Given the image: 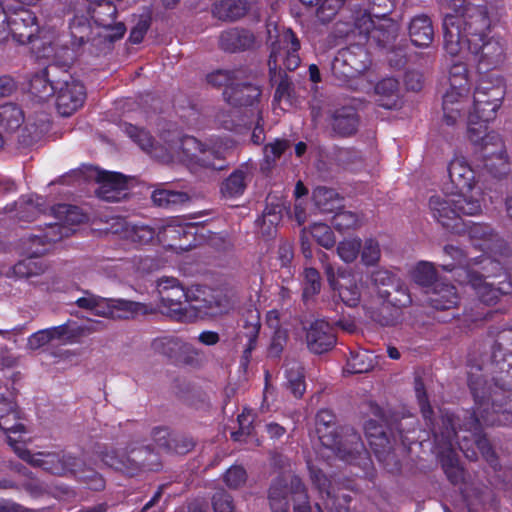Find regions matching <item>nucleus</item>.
<instances>
[{
	"instance_id": "nucleus-62",
	"label": "nucleus",
	"mask_w": 512,
	"mask_h": 512,
	"mask_svg": "<svg viewBox=\"0 0 512 512\" xmlns=\"http://www.w3.org/2000/svg\"><path fill=\"white\" fill-rule=\"evenodd\" d=\"M288 144L286 141L276 140L264 148V156L268 163L274 162L286 150Z\"/></svg>"
},
{
	"instance_id": "nucleus-13",
	"label": "nucleus",
	"mask_w": 512,
	"mask_h": 512,
	"mask_svg": "<svg viewBox=\"0 0 512 512\" xmlns=\"http://www.w3.org/2000/svg\"><path fill=\"white\" fill-rule=\"evenodd\" d=\"M475 41L464 45L476 64L479 72H486L501 67L506 61V43L501 36L492 35L474 38Z\"/></svg>"
},
{
	"instance_id": "nucleus-33",
	"label": "nucleus",
	"mask_w": 512,
	"mask_h": 512,
	"mask_svg": "<svg viewBox=\"0 0 512 512\" xmlns=\"http://www.w3.org/2000/svg\"><path fill=\"white\" fill-rule=\"evenodd\" d=\"M254 35L246 30L231 29L225 31L220 36V46L223 50L235 52L245 50L253 46Z\"/></svg>"
},
{
	"instance_id": "nucleus-23",
	"label": "nucleus",
	"mask_w": 512,
	"mask_h": 512,
	"mask_svg": "<svg viewBox=\"0 0 512 512\" xmlns=\"http://www.w3.org/2000/svg\"><path fill=\"white\" fill-rule=\"evenodd\" d=\"M373 292L377 294V304L389 303L395 307H404L411 302L410 295L405 289L400 288L396 291L399 297L391 298L388 290L381 287L388 286L392 282V274L385 269L374 270L370 275Z\"/></svg>"
},
{
	"instance_id": "nucleus-32",
	"label": "nucleus",
	"mask_w": 512,
	"mask_h": 512,
	"mask_svg": "<svg viewBox=\"0 0 512 512\" xmlns=\"http://www.w3.org/2000/svg\"><path fill=\"white\" fill-rule=\"evenodd\" d=\"M252 177V169L248 165H242L223 182L221 191L227 197H237L244 193L248 182Z\"/></svg>"
},
{
	"instance_id": "nucleus-31",
	"label": "nucleus",
	"mask_w": 512,
	"mask_h": 512,
	"mask_svg": "<svg viewBox=\"0 0 512 512\" xmlns=\"http://www.w3.org/2000/svg\"><path fill=\"white\" fill-rule=\"evenodd\" d=\"M260 327L261 325L258 313H250L249 318L243 326V331L239 334L241 341L243 339L246 340L243 355L241 357V365L244 367L248 366L252 351L256 348Z\"/></svg>"
},
{
	"instance_id": "nucleus-63",
	"label": "nucleus",
	"mask_w": 512,
	"mask_h": 512,
	"mask_svg": "<svg viewBox=\"0 0 512 512\" xmlns=\"http://www.w3.org/2000/svg\"><path fill=\"white\" fill-rule=\"evenodd\" d=\"M150 26V19L148 17H142L139 19V21L136 23V25L132 28L130 33V41L134 44L140 43L147 30Z\"/></svg>"
},
{
	"instance_id": "nucleus-54",
	"label": "nucleus",
	"mask_w": 512,
	"mask_h": 512,
	"mask_svg": "<svg viewBox=\"0 0 512 512\" xmlns=\"http://www.w3.org/2000/svg\"><path fill=\"white\" fill-rule=\"evenodd\" d=\"M411 276L417 284L429 286L436 278V271L431 262L421 261L413 268Z\"/></svg>"
},
{
	"instance_id": "nucleus-39",
	"label": "nucleus",
	"mask_w": 512,
	"mask_h": 512,
	"mask_svg": "<svg viewBox=\"0 0 512 512\" xmlns=\"http://www.w3.org/2000/svg\"><path fill=\"white\" fill-rule=\"evenodd\" d=\"M249 9L245 0H217L213 13L222 20H236L243 17Z\"/></svg>"
},
{
	"instance_id": "nucleus-4",
	"label": "nucleus",
	"mask_w": 512,
	"mask_h": 512,
	"mask_svg": "<svg viewBox=\"0 0 512 512\" xmlns=\"http://www.w3.org/2000/svg\"><path fill=\"white\" fill-rule=\"evenodd\" d=\"M501 0L486 2L483 5H466L462 12L448 14L443 21L444 49L452 57L462 56L464 45L474 38L489 36L493 27L504 16Z\"/></svg>"
},
{
	"instance_id": "nucleus-35",
	"label": "nucleus",
	"mask_w": 512,
	"mask_h": 512,
	"mask_svg": "<svg viewBox=\"0 0 512 512\" xmlns=\"http://www.w3.org/2000/svg\"><path fill=\"white\" fill-rule=\"evenodd\" d=\"M458 300L459 296L454 286L443 281L434 283L430 296V302L434 308L440 310L450 309L457 305Z\"/></svg>"
},
{
	"instance_id": "nucleus-10",
	"label": "nucleus",
	"mask_w": 512,
	"mask_h": 512,
	"mask_svg": "<svg viewBox=\"0 0 512 512\" xmlns=\"http://www.w3.org/2000/svg\"><path fill=\"white\" fill-rule=\"evenodd\" d=\"M327 257L326 253H322L320 260L330 289L345 305L356 307L362 300V280L351 269L335 268L331 263H324Z\"/></svg>"
},
{
	"instance_id": "nucleus-21",
	"label": "nucleus",
	"mask_w": 512,
	"mask_h": 512,
	"mask_svg": "<svg viewBox=\"0 0 512 512\" xmlns=\"http://www.w3.org/2000/svg\"><path fill=\"white\" fill-rule=\"evenodd\" d=\"M360 57H366V54L359 46L339 50L331 63L332 73L338 79L345 80L364 71L366 64Z\"/></svg>"
},
{
	"instance_id": "nucleus-29",
	"label": "nucleus",
	"mask_w": 512,
	"mask_h": 512,
	"mask_svg": "<svg viewBox=\"0 0 512 512\" xmlns=\"http://www.w3.org/2000/svg\"><path fill=\"white\" fill-rule=\"evenodd\" d=\"M307 232L325 249L333 248L336 243L334 233L327 224L319 222L312 224L309 229L303 228L301 231V245L306 257H311L310 243L306 235Z\"/></svg>"
},
{
	"instance_id": "nucleus-11",
	"label": "nucleus",
	"mask_w": 512,
	"mask_h": 512,
	"mask_svg": "<svg viewBox=\"0 0 512 512\" xmlns=\"http://www.w3.org/2000/svg\"><path fill=\"white\" fill-rule=\"evenodd\" d=\"M76 305L105 318L128 319L146 313V307L141 303L124 299L104 298L89 291H85L84 295L76 300Z\"/></svg>"
},
{
	"instance_id": "nucleus-6",
	"label": "nucleus",
	"mask_w": 512,
	"mask_h": 512,
	"mask_svg": "<svg viewBox=\"0 0 512 512\" xmlns=\"http://www.w3.org/2000/svg\"><path fill=\"white\" fill-rule=\"evenodd\" d=\"M55 212L57 215L64 216L60 218L61 222L49 224L45 232L39 230V233H32L24 239V251L28 257L13 266V274L15 276L30 277L43 272L44 267L42 263L33 260V258L43 255L50 249L52 243L68 237L72 233L73 230L66 224L79 223L83 219V215L79 213L77 207L59 205Z\"/></svg>"
},
{
	"instance_id": "nucleus-61",
	"label": "nucleus",
	"mask_w": 512,
	"mask_h": 512,
	"mask_svg": "<svg viewBox=\"0 0 512 512\" xmlns=\"http://www.w3.org/2000/svg\"><path fill=\"white\" fill-rule=\"evenodd\" d=\"M246 481V472L240 466H233L226 472L225 482L231 488H237Z\"/></svg>"
},
{
	"instance_id": "nucleus-43",
	"label": "nucleus",
	"mask_w": 512,
	"mask_h": 512,
	"mask_svg": "<svg viewBox=\"0 0 512 512\" xmlns=\"http://www.w3.org/2000/svg\"><path fill=\"white\" fill-rule=\"evenodd\" d=\"M357 27L361 34H364L367 39L379 43L381 46H386L390 40V34L383 31L380 27H375L372 19L368 15H363L357 22Z\"/></svg>"
},
{
	"instance_id": "nucleus-26",
	"label": "nucleus",
	"mask_w": 512,
	"mask_h": 512,
	"mask_svg": "<svg viewBox=\"0 0 512 512\" xmlns=\"http://www.w3.org/2000/svg\"><path fill=\"white\" fill-rule=\"evenodd\" d=\"M111 229L114 234L135 245L148 244L156 236V231L153 228L147 225L132 224L120 218L115 220Z\"/></svg>"
},
{
	"instance_id": "nucleus-7",
	"label": "nucleus",
	"mask_w": 512,
	"mask_h": 512,
	"mask_svg": "<svg viewBox=\"0 0 512 512\" xmlns=\"http://www.w3.org/2000/svg\"><path fill=\"white\" fill-rule=\"evenodd\" d=\"M316 433L323 447L332 450L338 457L353 462L366 455L365 446L358 433L350 427L338 430L335 417L329 410H321L316 415Z\"/></svg>"
},
{
	"instance_id": "nucleus-56",
	"label": "nucleus",
	"mask_w": 512,
	"mask_h": 512,
	"mask_svg": "<svg viewBox=\"0 0 512 512\" xmlns=\"http://www.w3.org/2000/svg\"><path fill=\"white\" fill-rule=\"evenodd\" d=\"M53 91L54 87L50 84L44 72L36 74L31 78L30 92L39 100H45Z\"/></svg>"
},
{
	"instance_id": "nucleus-49",
	"label": "nucleus",
	"mask_w": 512,
	"mask_h": 512,
	"mask_svg": "<svg viewBox=\"0 0 512 512\" xmlns=\"http://www.w3.org/2000/svg\"><path fill=\"white\" fill-rule=\"evenodd\" d=\"M245 71L237 70H217L207 75V81L213 86L232 87L239 79H244Z\"/></svg>"
},
{
	"instance_id": "nucleus-27",
	"label": "nucleus",
	"mask_w": 512,
	"mask_h": 512,
	"mask_svg": "<svg viewBox=\"0 0 512 512\" xmlns=\"http://www.w3.org/2000/svg\"><path fill=\"white\" fill-rule=\"evenodd\" d=\"M457 275L465 276L469 284L476 292L480 300L486 304L495 303L504 293V287L495 288L492 283L483 279L482 275L466 268H458Z\"/></svg>"
},
{
	"instance_id": "nucleus-34",
	"label": "nucleus",
	"mask_w": 512,
	"mask_h": 512,
	"mask_svg": "<svg viewBox=\"0 0 512 512\" xmlns=\"http://www.w3.org/2000/svg\"><path fill=\"white\" fill-rule=\"evenodd\" d=\"M194 227L191 224H183L178 219H171L166 224L158 227V232L156 236L160 242H170L174 241L182 236H186L188 234H192V230ZM169 246L174 248H179L182 250L188 249V247L183 245H177L175 243H169Z\"/></svg>"
},
{
	"instance_id": "nucleus-17",
	"label": "nucleus",
	"mask_w": 512,
	"mask_h": 512,
	"mask_svg": "<svg viewBox=\"0 0 512 512\" xmlns=\"http://www.w3.org/2000/svg\"><path fill=\"white\" fill-rule=\"evenodd\" d=\"M161 307L171 317L181 320L184 315L187 294L179 281L174 277H162L157 281Z\"/></svg>"
},
{
	"instance_id": "nucleus-50",
	"label": "nucleus",
	"mask_w": 512,
	"mask_h": 512,
	"mask_svg": "<svg viewBox=\"0 0 512 512\" xmlns=\"http://www.w3.org/2000/svg\"><path fill=\"white\" fill-rule=\"evenodd\" d=\"M313 200L315 205L322 212H331L339 203L337 193L333 189L326 187H317L313 191Z\"/></svg>"
},
{
	"instance_id": "nucleus-53",
	"label": "nucleus",
	"mask_w": 512,
	"mask_h": 512,
	"mask_svg": "<svg viewBox=\"0 0 512 512\" xmlns=\"http://www.w3.org/2000/svg\"><path fill=\"white\" fill-rule=\"evenodd\" d=\"M332 225L337 231L343 233L360 227L361 219L353 212L340 211L333 216Z\"/></svg>"
},
{
	"instance_id": "nucleus-2",
	"label": "nucleus",
	"mask_w": 512,
	"mask_h": 512,
	"mask_svg": "<svg viewBox=\"0 0 512 512\" xmlns=\"http://www.w3.org/2000/svg\"><path fill=\"white\" fill-rule=\"evenodd\" d=\"M9 37L20 45H29L38 58L61 64L71 59L68 47L60 43V35L54 28L40 27L31 10H6L0 2V42Z\"/></svg>"
},
{
	"instance_id": "nucleus-9",
	"label": "nucleus",
	"mask_w": 512,
	"mask_h": 512,
	"mask_svg": "<svg viewBox=\"0 0 512 512\" xmlns=\"http://www.w3.org/2000/svg\"><path fill=\"white\" fill-rule=\"evenodd\" d=\"M100 456L106 466L129 475L140 468L154 469L157 462V455L149 447L109 448Z\"/></svg>"
},
{
	"instance_id": "nucleus-64",
	"label": "nucleus",
	"mask_w": 512,
	"mask_h": 512,
	"mask_svg": "<svg viewBox=\"0 0 512 512\" xmlns=\"http://www.w3.org/2000/svg\"><path fill=\"white\" fill-rule=\"evenodd\" d=\"M475 444L486 461H488L493 466L496 465L495 453L487 438L483 436H477L475 439Z\"/></svg>"
},
{
	"instance_id": "nucleus-14",
	"label": "nucleus",
	"mask_w": 512,
	"mask_h": 512,
	"mask_svg": "<svg viewBox=\"0 0 512 512\" xmlns=\"http://www.w3.org/2000/svg\"><path fill=\"white\" fill-rule=\"evenodd\" d=\"M443 424L445 432L435 434V441L441 449L439 453L445 474L453 484H457L463 480L464 471L453 449L454 438H458L453 417L447 416L443 419Z\"/></svg>"
},
{
	"instance_id": "nucleus-52",
	"label": "nucleus",
	"mask_w": 512,
	"mask_h": 512,
	"mask_svg": "<svg viewBox=\"0 0 512 512\" xmlns=\"http://www.w3.org/2000/svg\"><path fill=\"white\" fill-rule=\"evenodd\" d=\"M361 261L365 266H374L378 264L381 258V248L379 242L374 238H367L362 242L360 250Z\"/></svg>"
},
{
	"instance_id": "nucleus-30",
	"label": "nucleus",
	"mask_w": 512,
	"mask_h": 512,
	"mask_svg": "<svg viewBox=\"0 0 512 512\" xmlns=\"http://www.w3.org/2000/svg\"><path fill=\"white\" fill-rule=\"evenodd\" d=\"M409 37L417 47H428L434 38L432 22L426 15H417L410 21Z\"/></svg>"
},
{
	"instance_id": "nucleus-48",
	"label": "nucleus",
	"mask_w": 512,
	"mask_h": 512,
	"mask_svg": "<svg viewBox=\"0 0 512 512\" xmlns=\"http://www.w3.org/2000/svg\"><path fill=\"white\" fill-rule=\"evenodd\" d=\"M286 378L288 387L296 397H301L305 392V382L302 366L297 362L287 364Z\"/></svg>"
},
{
	"instance_id": "nucleus-18",
	"label": "nucleus",
	"mask_w": 512,
	"mask_h": 512,
	"mask_svg": "<svg viewBox=\"0 0 512 512\" xmlns=\"http://www.w3.org/2000/svg\"><path fill=\"white\" fill-rule=\"evenodd\" d=\"M88 176L94 178L99 184L96 190L99 198L109 202H118L126 197L128 180L123 174L91 168Z\"/></svg>"
},
{
	"instance_id": "nucleus-16",
	"label": "nucleus",
	"mask_w": 512,
	"mask_h": 512,
	"mask_svg": "<svg viewBox=\"0 0 512 512\" xmlns=\"http://www.w3.org/2000/svg\"><path fill=\"white\" fill-rule=\"evenodd\" d=\"M91 18L96 25V35L109 43L121 38L126 28L122 22H116V7L110 1L98 3L92 7H87Z\"/></svg>"
},
{
	"instance_id": "nucleus-20",
	"label": "nucleus",
	"mask_w": 512,
	"mask_h": 512,
	"mask_svg": "<svg viewBox=\"0 0 512 512\" xmlns=\"http://www.w3.org/2000/svg\"><path fill=\"white\" fill-rule=\"evenodd\" d=\"M86 91L84 85L70 78L59 82L56 88V108L60 115L70 116L77 111L84 103Z\"/></svg>"
},
{
	"instance_id": "nucleus-46",
	"label": "nucleus",
	"mask_w": 512,
	"mask_h": 512,
	"mask_svg": "<svg viewBox=\"0 0 512 512\" xmlns=\"http://www.w3.org/2000/svg\"><path fill=\"white\" fill-rule=\"evenodd\" d=\"M374 367L372 355L366 351L351 353L347 361L345 371L351 374H360L370 371Z\"/></svg>"
},
{
	"instance_id": "nucleus-22",
	"label": "nucleus",
	"mask_w": 512,
	"mask_h": 512,
	"mask_svg": "<svg viewBox=\"0 0 512 512\" xmlns=\"http://www.w3.org/2000/svg\"><path fill=\"white\" fill-rule=\"evenodd\" d=\"M448 174L451 182L459 190L458 192L471 195L475 191H480L481 199L483 200V191L481 188L477 187V174L464 157L455 156L449 162Z\"/></svg>"
},
{
	"instance_id": "nucleus-42",
	"label": "nucleus",
	"mask_w": 512,
	"mask_h": 512,
	"mask_svg": "<svg viewBox=\"0 0 512 512\" xmlns=\"http://www.w3.org/2000/svg\"><path fill=\"white\" fill-rule=\"evenodd\" d=\"M311 479L314 485L319 490L322 498L326 497L325 506L328 509L337 508L336 506V496L334 492L331 490V482L326 477L325 474L320 469H315L314 467H310Z\"/></svg>"
},
{
	"instance_id": "nucleus-28",
	"label": "nucleus",
	"mask_w": 512,
	"mask_h": 512,
	"mask_svg": "<svg viewBox=\"0 0 512 512\" xmlns=\"http://www.w3.org/2000/svg\"><path fill=\"white\" fill-rule=\"evenodd\" d=\"M242 80L239 79L232 87H228L224 91L225 99L233 106L253 105L261 95L257 85Z\"/></svg>"
},
{
	"instance_id": "nucleus-25",
	"label": "nucleus",
	"mask_w": 512,
	"mask_h": 512,
	"mask_svg": "<svg viewBox=\"0 0 512 512\" xmlns=\"http://www.w3.org/2000/svg\"><path fill=\"white\" fill-rule=\"evenodd\" d=\"M306 341L310 351L316 354L324 353L335 343L333 329L326 321L316 320L307 331Z\"/></svg>"
},
{
	"instance_id": "nucleus-51",
	"label": "nucleus",
	"mask_w": 512,
	"mask_h": 512,
	"mask_svg": "<svg viewBox=\"0 0 512 512\" xmlns=\"http://www.w3.org/2000/svg\"><path fill=\"white\" fill-rule=\"evenodd\" d=\"M184 346L185 344L180 339L171 336L156 338L151 343L154 352L167 357H173Z\"/></svg>"
},
{
	"instance_id": "nucleus-19",
	"label": "nucleus",
	"mask_w": 512,
	"mask_h": 512,
	"mask_svg": "<svg viewBox=\"0 0 512 512\" xmlns=\"http://www.w3.org/2000/svg\"><path fill=\"white\" fill-rule=\"evenodd\" d=\"M90 11L86 8L78 7L75 9L72 18L69 20V31L73 43L83 45L91 42L95 46L110 44L96 35V25L91 21Z\"/></svg>"
},
{
	"instance_id": "nucleus-37",
	"label": "nucleus",
	"mask_w": 512,
	"mask_h": 512,
	"mask_svg": "<svg viewBox=\"0 0 512 512\" xmlns=\"http://www.w3.org/2000/svg\"><path fill=\"white\" fill-rule=\"evenodd\" d=\"M54 340H58L62 344H69L64 324L35 332L28 338L27 345L30 349L37 350Z\"/></svg>"
},
{
	"instance_id": "nucleus-47",
	"label": "nucleus",
	"mask_w": 512,
	"mask_h": 512,
	"mask_svg": "<svg viewBox=\"0 0 512 512\" xmlns=\"http://www.w3.org/2000/svg\"><path fill=\"white\" fill-rule=\"evenodd\" d=\"M361 247L362 241L360 238H346L337 244L336 253L344 263L351 264L358 258Z\"/></svg>"
},
{
	"instance_id": "nucleus-1",
	"label": "nucleus",
	"mask_w": 512,
	"mask_h": 512,
	"mask_svg": "<svg viewBox=\"0 0 512 512\" xmlns=\"http://www.w3.org/2000/svg\"><path fill=\"white\" fill-rule=\"evenodd\" d=\"M504 96L505 85L501 77H483L473 95V110L468 113V138L479 149L483 168L493 176L505 173L507 155L501 137L493 131L487 132L486 123L495 119Z\"/></svg>"
},
{
	"instance_id": "nucleus-45",
	"label": "nucleus",
	"mask_w": 512,
	"mask_h": 512,
	"mask_svg": "<svg viewBox=\"0 0 512 512\" xmlns=\"http://www.w3.org/2000/svg\"><path fill=\"white\" fill-rule=\"evenodd\" d=\"M64 325L66 326L67 341L69 344L76 343L80 338L102 331L105 328L104 323L101 321H90L83 325Z\"/></svg>"
},
{
	"instance_id": "nucleus-15",
	"label": "nucleus",
	"mask_w": 512,
	"mask_h": 512,
	"mask_svg": "<svg viewBox=\"0 0 512 512\" xmlns=\"http://www.w3.org/2000/svg\"><path fill=\"white\" fill-rule=\"evenodd\" d=\"M300 49L299 40L291 29H285L278 35V40L272 43L271 54L269 58L270 71H276L283 66L292 71L300 64L298 50Z\"/></svg>"
},
{
	"instance_id": "nucleus-36",
	"label": "nucleus",
	"mask_w": 512,
	"mask_h": 512,
	"mask_svg": "<svg viewBox=\"0 0 512 512\" xmlns=\"http://www.w3.org/2000/svg\"><path fill=\"white\" fill-rule=\"evenodd\" d=\"M377 102L385 109H393L399 106V83L394 78H385L375 86Z\"/></svg>"
},
{
	"instance_id": "nucleus-3",
	"label": "nucleus",
	"mask_w": 512,
	"mask_h": 512,
	"mask_svg": "<svg viewBox=\"0 0 512 512\" xmlns=\"http://www.w3.org/2000/svg\"><path fill=\"white\" fill-rule=\"evenodd\" d=\"M0 428L8 434V443L18 456L31 465L42 467L55 475H74L87 482L89 488L93 490H100L104 487V481L99 474L93 470H89V474H85L83 461L68 453L39 452L32 454L20 446V440L12 437L11 434H22L26 432V429L22 423L18 422L16 404L6 398H0Z\"/></svg>"
},
{
	"instance_id": "nucleus-24",
	"label": "nucleus",
	"mask_w": 512,
	"mask_h": 512,
	"mask_svg": "<svg viewBox=\"0 0 512 512\" xmlns=\"http://www.w3.org/2000/svg\"><path fill=\"white\" fill-rule=\"evenodd\" d=\"M469 92L468 89L454 88L449 86L443 96V117L448 125H453L463 115L469 106Z\"/></svg>"
},
{
	"instance_id": "nucleus-38",
	"label": "nucleus",
	"mask_w": 512,
	"mask_h": 512,
	"mask_svg": "<svg viewBox=\"0 0 512 512\" xmlns=\"http://www.w3.org/2000/svg\"><path fill=\"white\" fill-rule=\"evenodd\" d=\"M333 130L343 136L353 134L358 126L356 112L351 107H343L336 110L331 116Z\"/></svg>"
},
{
	"instance_id": "nucleus-60",
	"label": "nucleus",
	"mask_w": 512,
	"mask_h": 512,
	"mask_svg": "<svg viewBox=\"0 0 512 512\" xmlns=\"http://www.w3.org/2000/svg\"><path fill=\"white\" fill-rule=\"evenodd\" d=\"M212 504L215 512H234L232 499L224 491H219L213 496Z\"/></svg>"
},
{
	"instance_id": "nucleus-8",
	"label": "nucleus",
	"mask_w": 512,
	"mask_h": 512,
	"mask_svg": "<svg viewBox=\"0 0 512 512\" xmlns=\"http://www.w3.org/2000/svg\"><path fill=\"white\" fill-rule=\"evenodd\" d=\"M432 217L445 227L461 216H476L482 212L481 192L468 195L464 192H443L429 198Z\"/></svg>"
},
{
	"instance_id": "nucleus-57",
	"label": "nucleus",
	"mask_w": 512,
	"mask_h": 512,
	"mask_svg": "<svg viewBox=\"0 0 512 512\" xmlns=\"http://www.w3.org/2000/svg\"><path fill=\"white\" fill-rule=\"evenodd\" d=\"M304 289L303 297L308 299L320 292L321 277L320 273L315 268H306L304 270Z\"/></svg>"
},
{
	"instance_id": "nucleus-59",
	"label": "nucleus",
	"mask_w": 512,
	"mask_h": 512,
	"mask_svg": "<svg viewBox=\"0 0 512 512\" xmlns=\"http://www.w3.org/2000/svg\"><path fill=\"white\" fill-rule=\"evenodd\" d=\"M286 332L283 329H277L274 331L271 342L268 347V356L272 358H277L283 351L284 345L286 343Z\"/></svg>"
},
{
	"instance_id": "nucleus-41",
	"label": "nucleus",
	"mask_w": 512,
	"mask_h": 512,
	"mask_svg": "<svg viewBox=\"0 0 512 512\" xmlns=\"http://www.w3.org/2000/svg\"><path fill=\"white\" fill-rule=\"evenodd\" d=\"M24 121L22 110L12 103L0 106V127L7 131L17 130Z\"/></svg>"
},
{
	"instance_id": "nucleus-44",
	"label": "nucleus",
	"mask_w": 512,
	"mask_h": 512,
	"mask_svg": "<svg viewBox=\"0 0 512 512\" xmlns=\"http://www.w3.org/2000/svg\"><path fill=\"white\" fill-rule=\"evenodd\" d=\"M364 430L366 438L375 453L379 454L381 449L384 451L389 441L382 427L375 420H369L365 423Z\"/></svg>"
},
{
	"instance_id": "nucleus-58",
	"label": "nucleus",
	"mask_w": 512,
	"mask_h": 512,
	"mask_svg": "<svg viewBox=\"0 0 512 512\" xmlns=\"http://www.w3.org/2000/svg\"><path fill=\"white\" fill-rule=\"evenodd\" d=\"M345 0H323L319 2L317 8V17L322 22L330 21L344 4Z\"/></svg>"
},
{
	"instance_id": "nucleus-40",
	"label": "nucleus",
	"mask_w": 512,
	"mask_h": 512,
	"mask_svg": "<svg viewBox=\"0 0 512 512\" xmlns=\"http://www.w3.org/2000/svg\"><path fill=\"white\" fill-rule=\"evenodd\" d=\"M469 386L473 393V396L475 398V402L478 405L476 411L474 412V416L470 418V426L468 427V430L473 431L476 435L477 431L479 430V427L481 425V422H483L486 425H497L501 424V421L499 419H495L489 416H486L483 414L484 410H482V406L484 404L485 395L484 393H481L478 388V383L474 381L472 378L469 379Z\"/></svg>"
},
{
	"instance_id": "nucleus-12",
	"label": "nucleus",
	"mask_w": 512,
	"mask_h": 512,
	"mask_svg": "<svg viewBox=\"0 0 512 512\" xmlns=\"http://www.w3.org/2000/svg\"><path fill=\"white\" fill-rule=\"evenodd\" d=\"M294 501V512H311L307 493L301 480L293 475L277 479L269 491L273 512H288L289 499Z\"/></svg>"
},
{
	"instance_id": "nucleus-55",
	"label": "nucleus",
	"mask_w": 512,
	"mask_h": 512,
	"mask_svg": "<svg viewBox=\"0 0 512 512\" xmlns=\"http://www.w3.org/2000/svg\"><path fill=\"white\" fill-rule=\"evenodd\" d=\"M449 86L462 89L470 87L468 70L465 63L456 61L451 65L449 70Z\"/></svg>"
},
{
	"instance_id": "nucleus-5",
	"label": "nucleus",
	"mask_w": 512,
	"mask_h": 512,
	"mask_svg": "<svg viewBox=\"0 0 512 512\" xmlns=\"http://www.w3.org/2000/svg\"><path fill=\"white\" fill-rule=\"evenodd\" d=\"M126 133L143 150L164 163L181 162L187 165L199 164L203 167L220 168L216 159H223L228 148L221 150L216 147H206L192 136L179 137L176 134L164 138V144L154 145L149 133L136 126L129 125Z\"/></svg>"
}]
</instances>
